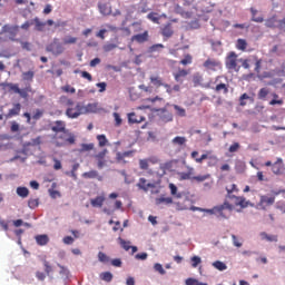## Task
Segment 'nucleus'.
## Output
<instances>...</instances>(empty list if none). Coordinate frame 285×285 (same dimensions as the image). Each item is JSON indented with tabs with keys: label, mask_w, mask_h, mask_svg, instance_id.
<instances>
[{
	"label": "nucleus",
	"mask_w": 285,
	"mask_h": 285,
	"mask_svg": "<svg viewBox=\"0 0 285 285\" xmlns=\"http://www.w3.org/2000/svg\"><path fill=\"white\" fill-rule=\"evenodd\" d=\"M62 101L66 106V116L69 119H77L78 117H81L83 115V104L81 102H75V100L62 97Z\"/></svg>",
	"instance_id": "f257e3e1"
},
{
	"label": "nucleus",
	"mask_w": 285,
	"mask_h": 285,
	"mask_svg": "<svg viewBox=\"0 0 285 285\" xmlns=\"http://www.w3.org/2000/svg\"><path fill=\"white\" fill-rule=\"evenodd\" d=\"M186 168H187V171H179L177 174L179 181L194 180V181H197V184H202L206 181V179H210V174L195 176L194 167H190L187 165Z\"/></svg>",
	"instance_id": "f03ea898"
},
{
	"label": "nucleus",
	"mask_w": 285,
	"mask_h": 285,
	"mask_svg": "<svg viewBox=\"0 0 285 285\" xmlns=\"http://www.w3.org/2000/svg\"><path fill=\"white\" fill-rule=\"evenodd\" d=\"M75 141H77V139L75 138L73 134L68 131V129L60 134H55L53 136V144L57 146V148L72 146Z\"/></svg>",
	"instance_id": "7ed1b4c3"
},
{
	"label": "nucleus",
	"mask_w": 285,
	"mask_h": 285,
	"mask_svg": "<svg viewBox=\"0 0 285 285\" xmlns=\"http://www.w3.org/2000/svg\"><path fill=\"white\" fill-rule=\"evenodd\" d=\"M1 86L4 90H8V92H14V95L21 96L22 99H28V92H32V86L30 85H27L23 89L19 88V83L12 82H3Z\"/></svg>",
	"instance_id": "20e7f679"
},
{
	"label": "nucleus",
	"mask_w": 285,
	"mask_h": 285,
	"mask_svg": "<svg viewBox=\"0 0 285 285\" xmlns=\"http://www.w3.org/2000/svg\"><path fill=\"white\" fill-rule=\"evenodd\" d=\"M227 199H230V203L228 202V206H232V208H225V210H228L229 213H233L235 208H248L250 202L246 200L243 196H236V195H229Z\"/></svg>",
	"instance_id": "39448f33"
},
{
	"label": "nucleus",
	"mask_w": 285,
	"mask_h": 285,
	"mask_svg": "<svg viewBox=\"0 0 285 285\" xmlns=\"http://www.w3.org/2000/svg\"><path fill=\"white\" fill-rule=\"evenodd\" d=\"M226 208H233V206L228 205V200H225L224 204L215 206L212 209L194 207V210H199L200 213H208L209 215H217V217H223L224 219H226V214H224V210H226Z\"/></svg>",
	"instance_id": "423d86ee"
},
{
	"label": "nucleus",
	"mask_w": 285,
	"mask_h": 285,
	"mask_svg": "<svg viewBox=\"0 0 285 285\" xmlns=\"http://www.w3.org/2000/svg\"><path fill=\"white\" fill-rule=\"evenodd\" d=\"M239 56L235 51H230L226 59H225V66L227 70H234V72H239L242 70V66H239Z\"/></svg>",
	"instance_id": "0eeeda50"
},
{
	"label": "nucleus",
	"mask_w": 285,
	"mask_h": 285,
	"mask_svg": "<svg viewBox=\"0 0 285 285\" xmlns=\"http://www.w3.org/2000/svg\"><path fill=\"white\" fill-rule=\"evenodd\" d=\"M203 67L210 72H217V70H222V61L215 58H207Z\"/></svg>",
	"instance_id": "6e6552de"
},
{
	"label": "nucleus",
	"mask_w": 285,
	"mask_h": 285,
	"mask_svg": "<svg viewBox=\"0 0 285 285\" xmlns=\"http://www.w3.org/2000/svg\"><path fill=\"white\" fill-rule=\"evenodd\" d=\"M63 45H61L58 39H53V41L47 46V52H51L56 57H59V55H63Z\"/></svg>",
	"instance_id": "1a4fd4ad"
},
{
	"label": "nucleus",
	"mask_w": 285,
	"mask_h": 285,
	"mask_svg": "<svg viewBox=\"0 0 285 285\" xmlns=\"http://www.w3.org/2000/svg\"><path fill=\"white\" fill-rule=\"evenodd\" d=\"M1 35H9L11 41H17L14 37L19 35V26L4 24L2 27Z\"/></svg>",
	"instance_id": "9d476101"
},
{
	"label": "nucleus",
	"mask_w": 285,
	"mask_h": 285,
	"mask_svg": "<svg viewBox=\"0 0 285 285\" xmlns=\"http://www.w3.org/2000/svg\"><path fill=\"white\" fill-rule=\"evenodd\" d=\"M273 204H275V196L262 195L257 207L261 210H266L268 206H273Z\"/></svg>",
	"instance_id": "9b49d317"
},
{
	"label": "nucleus",
	"mask_w": 285,
	"mask_h": 285,
	"mask_svg": "<svg viewBox=\"0 0 285 285\" xmlns=\"http://www.w3.org/2000/svg\"><path fill=\"white\" fill-rule=\"evenodd\" d=\"M134 155H135L134 150H128V151H125V153L118 151L116 154V161L118 164H128V161H126V158H130Z\"/></svg>",
	"instance_id": "f8f14e48"
},
{
	"label": "nucleus",
	"mask_w": 285,
	"mask_h": 285,
	"mask_svg": "<svg viewBox=\"0 0 285 285\" xmlns=\"http://www.w3.org/2000/svg\"><path fill=\"white\" fill-rule=\"evenodd\" d=\"M150 39V36L148 33V30L144 31L142 33H137L131 37V41H135L136 43H146Z\"/></svg>",
	"instance_id": "ddd939ff"
},
{
	"label": "nucleus",
	"mask_w": 285,
	"mask_h": 285,
	"mask_svg": "<svg viewBox=\"0 0 285 285\" xmlns=\"http://www.w3.org/2000/svg\"><path fill=\"white\" fill-rule=\"evenodd\" d=\"M51 130L52 132H56V135H59L60 132H66V121L63 120H57L53 122V125L51 126Z\"/></svg>",
	"instance_id": "4468645a"
},
{
	"label": "nucleus",
	"mask_w": 285,
	"mask_h": 285,
	"mask_svg": "<svg viewBox=\"0 0 285 285\" xmlns=\"http://www.w3.org/2000/svg\"><path fill=\"white\" fill-rule=\"evenodd\" d=\"M158 112H160V121L163 124H169V121H173V112L168 111L166 108L158 109Z\"/></svg>",
	"instance_id": "2eb2a0df"
},
{
	"label": "nucleus",
	"mask_w": 285,
	"mask_h": 285,
	"mask_svg": "<svg viewBox=\"0 0 285 285\" xmlns=\"http://www.w3.org/2000/svg\"><path fill=\"white\" fill-rule=\"evenodd\" d=\"M151 183H148V180H146V178H139L138 183H137V188H139V190H144V193H148V190H150V188H155V185H150Z\"/></svg>",
	"instance_id": "dca6fc26"
},
{
	"label": "nucleus",
	"mask_w": 285,
	"mask_h": 285,
	"mask_svg": "<svg viewBox=\"0 0 285 285\" xmlns=\"http://www.w3.org/2000/svg\"><path fill=\"white\" fill-rule=\"evenodd\" d=\"M108 153V149H104L102 151L95 155V159L98 161V168L101 169L104 166H106V155Z\"/></svg>",
	"instance_id": "f3484780"
},
{
	"label": "nucleus",
	"mask_w": 285,
	"mask_h": 285,
	"mask_svg": "<svg viewBox=\"0 0 285 285\" xmlns=\"http://www.w3.org/2000/svg\"><path fill=\"white\" fill-rule=\"evenodd\" d=\"M21 112V104L17 102L13 105L12 109H9L8 114L6 115V119H12V117H18Z\"/></svg>",
	"instance_id": "a211bd4d"
},
{
	"label": "nucleus",
	"mask_w": 285,
	"mask_h": 285,
	"mask_svg": "<svg viewBox=\"0 0 285 285\" xmlns=\"http://www.w3.org/2000/svg\"><path fill=\"white\" fill-rule=\"evenodd\" d=\"M31 23L35 26V30H37V32H43V30H46V22L41 21L39 17L32 19Z\"/></svg>",
	"instance_id": "6ab92c4d"
},
{
	"label": "nucleus",
	"mask_w": 285,
	"mask_h": 285,
	"mask_svg": "<svg viewBox=\"0 0 285 285\" xmlns=\"http://www.w3.org/2000/svg\"><path fill=\"white\" fill-rule=\"evenodd\" d=\"M104 202H106V196L104 195L90 199L92 208H101L104 206Z\"/></svg>",
	"instance_id": "aec40b11"
},
{
	"label": "nucleus",
	"mask_w": 285,
	"mask_h": 285,
	"mask_svg": "<svg viewBox=\"0 0 285 285\" xmlns=\"http://www.w3.org/2000/svg\"><path fill=\"white\" fill-rule=\"evenodd\" d=\"M128 121L129 124H141L142 121H146V117L137 116V114L130 112L128 114Z\"/></svg>",
	"instance_id": "412c9836"
},
{
	"label": "nucleus",
	"mask_w": 285,
	"mask_h": 285,
	"mask_svg": "<svg viewBox=\"0 0 285 285\" xmlns=\"http://www.w3.org/2000/svg\"><path fill=\"white\" fill-rule=\"evenodd\" d=\"M35 239L38 246H48V243L50 242V237H48L46 234L37 235L35 236Z\"/></svg>",
	"instance_id": "4be33fe9"
},
{
	"label": "nucleus",
	"mask_w": 285,
	"mask_h": 285,
	"mask_svg": "<svg viewBox=\"0 0 285 285\" xmlns=\"http://www.w3.org/2000/svg\"><path fill=\"white\" fill-rule=\"evenodd\" d=\"M282 164H284V160H282V158H277V160L272 165V171L274 175H282Z\"/></svg>",
	"instance_id": "5701e85b"
},
{
	"label": "nucleus",
	"mask_w": 285,
	"mask_h": 285,
	"mask_svg": "<svg viewBox=\"0 0 285 285\" xmlns=\"http://www.w3.org/2000/svg\"><path fill=\"white\" fill-rule=\"evenodd\" d=\"M149 81L155 88H161V86H164V78L160 76L153 75L149 77Z\"/></svg>",
	"instance_id": "b1692460"
},
{
	"label": "nucleus",
	"mask_w": 285,
	"mask_h": 285,
	"mask_svg": "<svg viewBox=\"0 0 285 285\" xmlns=\"http://www.w3.org/2000/svg\"><path fill=\"white\" fill-rule=\"evenodd\" d=\"M82 177L85 179H97L98 181H101L102 177L99 176V171L97 170H90L82 174Z\"/></svg>",
	"instance_id": "393cba45"
},
{
	"label": "nucleus",
	"mask_w": 285,
	"mask_h": 285,
	"mask_svg": "<svg viewBox=\"0 0 285 285\" xmlns=\"http://www.w3.org/2000/svg\"><path fill=\"white\" fill-rule=\"evenodd\" d=\"M188 77V71L185 69H179L176 73H174V79L178 83H183V79Z\"/></svg>",
	"instance_id": "a878e982"
},
{
	"label": "nucleus",
	"mask_w": 285,
	"mask_h": 285,
	"mask_svg": "<svg viewBox=\"0 0 285 285\" xmlns=\"http://www.w3.org/2000/svg\"><path fill=\"white\" fill-rule=\"evenodd\" d=\"M249 11L252 12V21L255 23H264V16H257L259 11L255 8H250Z\"/></svg>",
	"instance_id": "bb28decb"
},
{
	"label": "nucleus",
	"mask_w": 285,
	"mask_h": 285,
	"mask_svg": "<svg viewBox=\"0 0 285 285\" xmlns=\"http://www.w3.org/2000/svg\"><path fill=\"white\" fill-rule=\"evenodd\" d=\"M186 141H188V139H186V137H184V136H176L175 138H173L171 144L174 146L183 147V146H186Z\"/></svg>",
	"instance_id": "cd10ccee"
},
{
	"label": "nucleus",
	"mask_w": 285,
	"mask_h": 285,
	"mask_svg": "<svg viewBox=\"0 0 285 285\" xmlns=\"http://www.w3.org/2000/svg\"><path fill=\"white\" fill-rule=\"evenodd\" d=\"M175 33V31H173V27L169 24H166L163 29H161V35L163 37H166V39H170V37H173V35Z\"/></svg>",
	"instance_id": "c85d7f7f"
},
{
	"label": "nucleus",
	"mask_w": 285,
	"mask_h": 285,
	"mask_svg": "<svg viewBox=\"0 0 285 285\" xmlns=\"http://www.w3.org/2000/svg\"><path fill=\"white\" fill-rule=\"evenodd\" d=\"M246 48H248V42L246 41V39H237L236 49L242 50V52H246Z\"/></svg>",
	"instance_id": "c756f323"
},
{
	"label": "nucleus",
	"mask_w": 285,
	"mask_h": 285,
	"mask_svg": "<svg viewBox=\"0 0 285 285\" xmlns=\"http://www.w3.org/2000/svg\"><path fill=\"white\" fill-rule=\"evenodd\" d=\"M98 9H99L100 14H104L105 17H108V14H110V12H112V10L106 3H99Z\"/></svg>",
	"instance_id": "7c9ffc66"
},
{
	"label": "nucleus",
	"mask_w": 285,
	"mask_h": 285,
	"mask_svg": "<svg viewBox=\"0 0 285 285\" xmlns=\"http://www.w3.org/2000/svg\"><path fill=\"white\" fill-rule=\"evenodd\" d=\"M90 150H95V144H81L78 153H90Z\"/></svg>",
	"instance_id": "2f4dec72"
},
{
	"label": "nucleus",
	"mask_w": 285,
	"mask_h": 285,
	"mask_svg": "<svg viewBox=\"0 0 285 285\" xmlns=\"http://www.w3.org/2000/svg\"><path fill=\"white\" fill-rule=\"evenodd\" d=\"M252 60L255 61L254 71L259 75L262 72V59L257 58V56H252Z\"/></svg>",
	"instance_id": "473e14b6"
},
{
	"label": "nucleus",
	"mask_w": 285,
	"mask_h": 285,
	"mask_svg": "<svg viewBox=\"0 0 285 285\" xmlns=\"http://www.w3.org/2000/svg\"><path fill=\"white\" fill-rule=\"evenodd\" d=\"M272 97L274 99H272L269 101V106H283L284 105V100L283 99H279V95L277 94H272Z\"/></svg>",
	"instance_id": "72a5a7b5"
},
{
	"label": "nucleus",
	"mask_w": 285,
	"mask_h": 285,
	"mask_svg": "<svg viewBox=\"0 0 285 285\" xmlns=\"http://www.w3.org/2000/svg\"><path fill=\"white\" fill-rule=\"evenodd\" d=\"M17 195L19 197H22L23 199H26V197H28L30 195V190H28L27 187H18Z\"/></svg>",
	"instance_id": "f704fd0d"
},
{
	"label": "nucleus",
	"mask_w": 285,
	"mask_h": 285,
	"mask_svg": "<svg viewBox=\"0 0 285 285\" xmlns=\"http://www.w3.org/2000/svg\"><path fill=\"white\" fill-rule=\"evenodd\" d=\"M169 190H170V195H173V197H177V199H181V194L177 193V185L170 183Z\"/></svg>",
	"instance_id": "c9c22d12"
},
{
	"label": "nucleus",
	"mask_w": 285,
	"mask_h": 285,
	"mask_svg": "<svg viewBox=\"0 0 285 285\" xmlns=\"http://www.w3.org/2000/svg\"><path fill=\"white\" fill-rule=\"evenodd\" d=\"M88 112H97V104H88L87 106H83V115Z\"/></svg>",
	"instance_id": "e433bc0d"
},
{
	"label": "nucleus",
	"mask_w": 285,
	"mask_h": 285,
	"mask_svg": "<svg viewBox=\"0 0 285 285\" xmlns=\"http://www.w3.org/2000/svg\"><path fill=\"white\" fill-rule=\"evenodd\" d=\"M226 198L230 197V195H233V193H239V188H237V186L235 184H232L229 186L226 187Z\"/></svg>",
	"instance_id": "4c0bfd02"
},
{
	"label": "nucleus",
	"mask_w": 285,
	"mask_h": 285,
	"mask_svg": "<svg viewBox=\"0 0 285 285\" xmlns=\"http://www.w3.org/2000/svg\"><path fill=\"white\" fill-rule=\"evenodd\" d=\"M261 239H266V242H277V236L268 235L266 232L261 233Z\"/></svg>",
	"instance_id": "58836bf2"
},
{
	"label": "nucleus",
	"mask_w": 285,
	"mask_h": 285,
	"mask_svg": "<svg viewBox=\"0 0 285 285\" xmlns=\"http://www.w3.org/2000/svg\"><path fill=\"white\" fill-rule=\"evenodd\" d=\"M246 100H249L252 101H255L253 98H250V96H248V94H243L240 97H239V106L244 107L246 106Z\"/></svg>",
	"instance_id": "ea45409f"
},
{
	"label": "nucleus",
	"mask_w": 285,
	"mask_h": 285,
	"mask_svg": "<svg viewBox=\"0 0 285 285\" xmlns=\"http://www.w3.org/2000/svg\"><path fill=\"white\" fill-rule=\"evenodd\" d=\"M160 204H173V198L171 197H159L156 198V205L159 206Z\"/></svg>",
	"instance_id": "a19ab883"
},
{
	"label": "nucleus",
	"mask_w": 285,
	"mask_h": 285,
	"mask_svg": "<svg viewBox=\"0 0 285 285\" xmlns=\"http://www.w3.org/2000/svg\"><path fill=\"white\" fill-rule=\"evenodd\" d=\"M266 28H277V18L272 17L265 21Z\"/></svg>",
	"instance_id": "79ce46f5"
},
{
	"label": "nucleus",
	"mask_w": 285,
	"mask_h": 285,
	"mask_svg": "<svg viewBox=\"0 0 285 285\" xmlns=\"http://www.w3.org/2000/svg\"><path fill=\"white\" fill-rule=\"evenodd\" d=\"M215 92H224V95H227L228 92V86L226 83H219L214 88Z\"/></svg>",
	"instance_id": "37998d69"
},
{
	"label": "nucleus",
	"mask_w": 285,
	"mask_h": 285,
	"mask_svg": "<svg viewBox=\"0 0 285 285\" xmlns=\"http://www.w3.org/2000/svg\"><path fill=\"white\" fill-rule=\"evenodd\" d=\"M23 81H32L35 79V71H24L22 72Z\"/></svg>",
	"instance_id": "c03bdc74"
},
{
	"label": "nucleus",
	"mask_w": 285,
	"mask_h": 285,
	"mask_svg": "<svg viewBox=\"0 0 285 285\" xmlns=\"http://www.w3.org/2000/svg\"><path fill=\"white\" fill-rule=\"evenodd\" d=\"M97 139H98V145L100 148H104V146H107L108 138H106V135H98Z\"/></svg>",
	"instance_id": "a18cd8bd"
},
{
	"label": "nucleus",
	"mask_w": 285,
	"mask_h": 285,
	"mask_svg": "<svg viewBox=\"0 0 285 285\" xmlns=\"http://www.w3.org/2000/svg\"><path fill=\"white\" fill-rule=\"evenodd\" d=\"M98 261L101 262V264H108V262H110V257H108V255H106V253L99 252Z\"/></svg>",
	"instance_id": "49530a36"
},
{
	"label": "nucleus",
	"mask_w": 285,
	"mask_h": 285,
	"mask_svg": "<svg viewBox=\"0 0 285 285\" xmlns=\"http://www.w3.org/2000/svg\"><path fill=\"white\" fill-rule=\"evenodd\" d=\"M150 185H155V187H149L151 195H159V193H161V186H159V183H151Z\"/></svg>",
	"instance_id": "de8ad7c7"
},
{
	"label": "nucleus",
	"mask_w": 285,
	"mask_h": 285,
	"mask_svg": "<svg viewBox=\"0 0 285 285\" xmlns=\"http://www.w3.org/2000/svg\"><path fill=\"white\" fill-rule=\"evenodd\" d=\"M100 279H102V282H112V273H110V272H102L100 274Z\"/></svg>",
	"instance_id": "09e8293b"
},
{
	"label": "nucleus",
	"mask_w": 285,
	"mask_h": 285,
	"mask_svg": "<svg viewBox=\"0 0 285 285\" xmlns=\"http://www.w3.org/2000/svg\"><path fill=\"white\" fill-rule=\"evenodd\" d=\"M214 268H216L217 271H226V268H228V266L225 265L224 262L220 261H216L213 263Z\"/></svg>",
	"instance_id": "8fccbe9b"
},
{
	"label": "nucleus",
	"mask_w": 285,
	"mask_h": 285,
	"mask_svg": "<svg viewBox=\"0 0 285 285\" xmlns=\"http://www.w3.org/2000/svg\"><path fill=\"white\" fill-rule=\"evenodd\" d=\"M118 242L121 246V248H124V250H130V242L129 240H125L121 237H118Z\"/></svg>",
	"instance_id": "3c124183"
},
{
	"label": "nucleus",
	"mask_w": 285,
	"mask_h": 285,
	"mask_svg": "<svg viewBox=\"0 0 285 285\" xmlns=\"http://www.w3.org/2000/svg\"><path fill=\"white\" fill-rule=\"evenodd\" d=\"M77 43V38L72 37V36H68L63 39V45L65 46H72Z\"/></svg>",
	"instance_id": "603ef678"
},
{
	"label": "nucleus",
	"mask_w": 285,
	"mask_h": 285,
	"mask_svg": "<svg viewBox=\"0 0 285 285\" xmlns=\"http://www.w3.org/2000/svg\"><path fill=\"white\" fill-rule=\"evenodd\" d=\"M174 109L176 110V115L178 117H186V109L179 107L178 105H174Z\"/></svg>",
	"instance_id": "864d4df0"
},
{
	"label": "nucleus",
	"mask_w": 285,
	"mask_h": 285,
	"mask_svg": "<svg viewBox=\"0 0 285 285\" xmlns=\"http://www.w3.org/2000/svg\"><path fill=\"white\" fill-rule=\"evenodd\" d=\"M181 66H190L193 63V56L189 53L185 55V58L180 60Z\"/></svg>",
	"instance_id": "5fc2aeb1"
},
{
	"label": "nucleus",
	"mask_w": 285,
	"mask_h": 285,
	"mask_svg": "<svg viewBox=\"0 0 285 285\" xmlns=\"http://www.w3.org/2000/svg\"><path fill=\"white\" fill-rule=\"evenodd\" d=\"M268 88H261L259 91H258V99H266V97H268Z\"/></svg>",
	"instance_id": "6e6d98bb"
},
{
	"label": "nucleus",
	"mask_w": 285,
	"mask_h": 285,
	"mask_svg": "<svg viewBox=\"0 0 285 285\" xmlns=\"http://www.w3.org/2000/svg\"><path fill=\"white\" fill-rule=\"evenodd\" d=\"M62 92H69L70 95H75V92H77V89H75V87L70 86V85H65L63 87H61Z\"/></svg>",
	"instance_id": "4d7b16f0"
},
{
	"label": "nucleus",
	"mask_w": 285,
	"mask_h": 285,
	"mask_svg": "<svg viewBox=\"0 0 285 285\" xmlns=\"http://www.w3.org/2000/svg\"><path fill=\"white\" fill-rule=\"evenodd\" d=\"M112 117H114V119H115V126L117 127V128H119V126H121V124H122V119H121V116L119 115V112H114L112 114Z\"/></svg>",
	"instance_id": "13d9d810"
},
{
	"label": "nucleus",
	"mask_w": 285,
	"mask_h": 285,
	"mask_svg": "<svg viewBox=\"0 0 285 285\" xmlns=\"http://www.w3.org/2000/svg\"><path fill=\"white\" fill-rule=\"evenodd\" d=\"M116 48H117L116 43H106L104 45L102 50L105 52H112V50H116Z\"/></svg>",
	"instance_id": "bf43d9fd"
},
{
	"label": "nucleus",
	"mask_w": 285,
	"mask_h": 285,
	"mask_svg": "<svg viewBox=\"0 0 285 285\" xmlns=\"http://www.w3.org/2000/svg\"><path fill=\"white\" fill-rule=\"evenodd\" d=\"M186 285H208V284L202 283L197 278H187Z\"/></svg>",
	"instance_id": "052dcab7"
},
{
	"label": "nucleus",
	"mask_w": 285,
	"mask_h": 285,
	"mask_svg": "<svg viewBox=\"0 0 285 285\" xmlns=\"http://www.w3.org/2000/svg\"><path fill=\"white\" fill-rule=\"evenodd\" d=\"M41 117H43V110L36 109L33 111L32 119H35V121H39V119H41Z\"/></svg>",
	"instance_id": "680f3d73"
},
{
	"label": "nucleus",
	"mask_w": 285,
	"mask_h": 285,
	"mask_svg": "<svg viewBox=\"0 0 285 285\" xmlns=\"http://www.w3.org/2000/svg\"><path fill=\"white\" fill-rule=\"evenodd\" d=\"M204 81V78L200 75H195L193 77V83L194 86H202V82Z\"/></svg>",
	"instance_id": "e2e57ef3"
},
{
	"label": "nucleus",
	"mask_w": 285,
	"mask_h": 285,
	"mask_svg": "<svg viewBox=\"0 0 285 285\" xmlns=\"http://www.w3.org/2000/svg\"><path fill=\"white\" fill-rule=\"evenodd\" d=\"M28 206L29 208H37V206H39V199L38 198H30L28 202Z\"/></svg>",
	"instance_id": "0e129e2a"
},
{
	"label": "nucleus",
	"mask_w": 285,
	"mask_h": 285,
	"mask_svg": "<svg viewBox=\"0 0 285 285\" xmlns=\"http://www.w3.org/2000/svg\"><path fill=\"white\" fill-rule=\"evenodd\" d=\"M159 50H164V45L161 43H156L149 47V52H157Z\"/></svg>",
	"instance_id": "69168bd1"
},
{
	"label": "nucleus",
	"mask_w": 285,
	"mask_h": 285,
	"mask_svg": "<svg viewBox=\"0 0 285 285\" xmlns=\"http://www.w3.org/2000/svg\"><path fill=\"white\" fill-rule=\"evenodd\" d=\"M147 19H149V21H153L154 23H159V17H157V13L155 12L148 13Z\"/></svg>",
	"instance_id": "338daca9"
},
{
	"label": "nucleus",
	"mask_w": 285,
	"mask_h": 285,
	"mask_svg": "<svg viewBox=\"0 0 285 285\" xmlns=\"http://www.w3.org/2000/svg\"><path fill=\"white\" fill-rule=\"evenodd\" d=\"M148 159H140L139 160V168L140 170H148Z\"/></svg>",
	"instance_id": "774afa93"
}]
</instances>
